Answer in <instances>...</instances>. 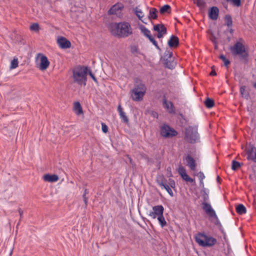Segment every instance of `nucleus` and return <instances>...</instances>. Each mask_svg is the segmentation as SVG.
Wrapping results in <instances>:
<instances>
[{"mask_svg":"<svg viewBox=\"0 0 256 256\" xmlns=\"http://www.w3.org/2000/svg\"><path fill=\"white\" fill-rule=\"evenodd\" d=\"M168 186L172 188H174L176 186L175 182L174 180L170 178L168 180Z\"/></svg>","mask_w":256,"mask_h":256,"instance_id":"obj_45","label":"nucleus"},{"mask_svg":"<svg viewBox=\"0 0 256 256\" xmlns=\"http://www.w3.org/2000/svg\"><path fill=\"white\" fill-rule=\"evenodd\" d=\"M157 218L162 228H164L166 225V222L163 214L157 217Z\"/></svg>","mask_w":256,"mask_h":256,"instance_id":"obj_33","label":"nucleus"},{"mask_svg":"<svg viewBox=\"0 0 256 256\" xmlns=\"http://www.w3.org/2000/svg\"><path fill=\"white\" fill-rule=\"evenodd\" d=\"M88 190L86 189L84 190V193L82 195V198H83V200H84V204H85V207L86 208L87 206V205H88V198L86 196V194H88Z\"/></svg>","mask_w":256,"mask_h":256,"instance_id":"obj_40","label":"nucleus"},{"mask_svg":"<svg viewBox=\"0 0 256 256\" xmlns=\"http://www.w3.org/2000/svg\"><path fill=\"white\" fill-rule=\"evenodd\" d=\"M246 90V88L245 86H242L240 88V92L242 95L244 94V92Z\"/></svg>","mask_w":256,"mask_h":256,"instance_id":"obj_49","label":"nucleus"},{"mask_svg":"<svg viewBox=\"0 0 256 256\" xmlns=\"http://www.w3.org/2000/svg\"><path fill=\"white\" fill-rule=\"evenodd\" d=\"M226 2H230L233 6L239 7L241 5V0H225Z\"/></svg>","mask_w":256,"mask_h":256,"instance_id":"obj_34","label":"nucleus"},{"mask_svg":"<svg viewBox=\"0 0 256 256\" xmlns=\"http://www.w3.org/2000/svg\"><path fill=\"white\" fill-rule=\"evenodd\" d=\"M152 116L155 117V118H158V114L155 112H152Z\"/></svg>","mask_w":256,"mask_h":256,"instance_id":"obj_52","label":"nucleus"},{"mask_svg":"<svg viewBox=\"0 0 256 256\" xmlns=\"http://www.w3.org/2000/svg\"><path fill=\"white\" fill-rule=\"evenodd\" d=\"M132 98L133 100L136 102L141 101L146 93L142 92L137 91L136 90H132Z\"/></svg>","mask_w":256,"mask_h":256,"instance_id":"obj_15","label":"nucleus"},{"mask_svg":"<svg viewBox=\"0 0 256 256\" xmlns=\"http://www.w3.org/2000/svg\"><path fill=\"white\" fill-rule=\"evenodd\" d=\"M222 4H223L225 8H226V4H225L224 2H222Z\"/></svg>","mask_w":256,"mask_h":256,"instance_id":"obj_58","label":"nucleus"},{"mask_svg":"<svg viewBox=\"0 0 256 256\" xmlns=\"http://www.w3.org/2000/svg\"><path fill=\"white\" fill-rule=\"evenodd\" d=\"M102 131L104 133L107 132L108 131V126L105 124H104L103 122L102 123Z\"/></svg>","mask_w":256,"mask_h":256,"instance_id":"obj_46","label":"nucleus"},{"mask_svg":"<svg viewBox=\"0 0 256 256\" xmlns=\"http://www.w3.org/2000/svg\"><path fill=\"white\" fill-rule=\"evenodd\" d=\"M149 40L152 43V44L158 49H159V46H158V44L156 40H154V38L152 37V36H150L149 38H148Z\"/></svg>","mask_w":256,"mask_h":256,"instance_id":"obj_42","label":"nucleus"},{"mask_svg":"<svg viewBox=\"0 0 256 256\" xmlns=\"http://www.w3.org/2000/svg\"><path fill=\"white\" fill-rule=\"evenodd\" d=\"M131 50L132 53L137 52L138 48L136 46H133L132 47Z\"/></svg>","mask_w":256,"mask_h":256,"instance_id":"obj_50","label":"nucleus"},{"mask_svg":"<svg viewBox=\"0 0 256 256\" xmlns=\"http://www.w3.org/2000/svg\"><path fill=\"white\" fill-rule=\"evenodd\" d=\"M247 159L256 162V148L252 144H250L246 148Z\"/></svg>","mask_w":256,"mask_h":256,"instance_id":"obj_8","label":"nucleus"},{"mask_svg":"<svg viewBox=\"0 0 256 256\" xmlns=\"http://www.w3.org/2000/svg\"><path fill=\"white\" fill-rule=\"evenodd\" d=\"M165 60V66L166 68L170 69H172L174 68V64L172 60H168V58H166Z\"/></svg>","mask_w":256,"mask_h":256,"instance_id":"obj_29","label":"nucleus"},{"mask_svg":"<svg viewBox=\"0 0 256 256\" xmlns=\"http://www.w3.org/2000/svg\"><path fill=\"white\" fill-rule=\"evenodd\" d=\"M197 176L198 177L200 181H202V180H203L205 178V176L204 173L202 172H198Z\"/></svg>","mask_w":256,"mask_h":256,"instance_id":"obj_47","label":"nucleus"},{"mask_svg":"<svg viewBox=\"0 0 256 256\" xmlns=\"http://www.w3.org/2000/svg\"><path fill=\"white\" fill-rule=\"evenodd\" d=\"M182 179L187 182L190 183L193 182L194 181V179L190 178L186 174L182 177Z\"/></svg>","mask_w":256,"mask_h":256,"instance_id":"obj_41","label":"nucleus"},{"mask_svg":"<svg viewBox=\"0 0 256 256\" xmlns=\"http://www.w3.org/2000/svg\"><path fill=\"white\" fill-rule=\"evenodd\" d=\"M178 174L182 176V178L186 174V171L185 168L182 166H180L178 170Z\"/></svg>","mask_w":256,"mask_h":256,"instance_id":"obj_35","label":"nucleus"},{"mask_svg":"<svg viewBox=\"0 0 256 256\" xmlns=\"http://www.w3.org/2000/svg\"><path fill=\"white\" fill-rule=\"evenodd\" d=\"M154 30L158 32L157 37L162 38L164 34H166V28L164 24H158L154 26Z\"/></svg>","mask_w":256,"mask_h":256,"instance_id":"obj_11","label":"nucleus"},{"mask_svg":"<svg viewBox=\"0 0 256 256\" xmlns=\"http://www.w3.org/2000/svg\"><path fill=\"white\" fill-rule=\"evenodd\" d=\"M118 111L119 113L120 118H121L122 122L124 123H128V118L126 116L125 112H123L122 108L120 104H119L118 107Z\"/></svg>","mask_w":256,"mask_h":256,"instance_id":"obj_22","label":"nucleus"},{"mask_svg":"<svg viewBox=\"0 0 256 256\" xmlns=\"http://www.w3.org/2000/svg\"><path fill=\"white\" fill-rule=\"evenodd\" d=\"M203 202L202 203V208L210 217L214 218L216 220H218V217L216 213L215 210L213 209L209 202V190L206 188H203L201 191Z\"/></svg>","mask_w":256,"mask_h":256,"instance_id":"obj_3","label":"nucleus"},{"mask_svg":"<svg viewBox=\"0 0 256 256\" xmlns=\"http://www.w3.org/2000/svg\"><path fill=\"white\" fill-rule=\"evenodd\" d=\"M38 56H40V70H46L50 65V62L47 57L42 54H38Z\"/></svg>","mask_w":256,"mask_h":256,"instance_id":"obj_12","label":"nucleus"},{"mask_svg":"<svg viewBox=\"0 0 256 256\" xmlns=\"http://www.w3.org/2000/svg\"><path fill=\"white\" fill-rule=\"evenodd\" d=\"M88 74L92 78V80H94V82L98 83V80L95 77V76L92 74V72L90 70L89 71Z\"/></svg>","mask_w":256,"mask_h":256,"instance_id":"obj_48","label":"nucleus"},{"mask_svg":"<svg viewBox=\"0 0 256 256\" xmlns=\"http://www.w3.org/2000/svg\"><path fill=\"white\" fill-rule=\"evenodd\" d=\"M135 14L136 16L144 24H147V22L144 20H142V18L144 17V15L143 14L141 10L139 9L138 8H135Z\"/></svg>","mask_w":256,"mask_h":256,"instance_id":"obj_26","label":"nucleus"},{"mask_svg":"<svg viewBox=\"0 0 256 256\" xmlns=\"http://www.w3.org/2000/svg\"><path fill=\"white\" fill-rule=\"evenodd\" d=\"M110 30L113 35L121 38H126L132 34L130 25L127 22L112 23L110 26Z\"/></svg>","mask_w":256,"mask_h":256,"instance_id":"obj_1","label":"nucleus"},{"mask_svg":"<svg viewBox=\"0 0 256 256\" xmlns=\"http://www.w3.org/2000/svg\"><path fill=\"white\" fill-rule=\"evenodd\" d=\"M196 242L202 246H212L216 243V240L212 236H206L204 234L198 233L196 235Z\"/></svg>","mask_w":256,"mask_h":256,"instance_id":"obj_6","label":"nucleus"},{"mask_svg":"<svg viewBox=\"0 0 256 256\" xmlns=\"http://www.w3.org/2000/svg\"><path fill=\"white\" fill-rule=\"evenodd\" d=\"M200 185L202 187V188H204V182H203V180H202V181H200Z\"/></svg>","mask_w":256,"mask_h":256,"instance_id":"obj_55","label":"nucleus"},{"mask_svg":"<svg viewBox=\"0 0 256 256\" xmlns=\"http://www.w3.org/2000/svg\"><path fill=\"white\" fill-rule=\"evenodd\" d=\"M186 165L190 168V170H194L196 168V164L194 159L190 155H188L186 157Z\"/></svg>","mask_w":256,"mask_h":256,"instance_id":"obj_18","label":"nucleus"},{"mask_svg":"<svg viewBox=\"0 0 256 256\" xmlns=\"http://www.w3.org/2000/svg\"><path fill=\"white\" fill-rule=\"evenodd\" d=\"M236 212L239 214H243L246 212V209L242 204H238L236 206Z\"/></svg>","mask_w":256,"mask_h":256,"instance_id":"obj_24","label":"nucleus"},{"mask_svg":"<svg viewBox=\"0 0 256 256\" xmlns=\"http://www.w3.org/2000/svg\"><path fill=\"white\" fill-rule=\"evenodd\" d=\"M160 12L162 14H164L166 13L170 14L171 12V7L170 5L165 4L160 8Z\"/></svg>","mask_w":256,"mask_h":256,"instance_id":"obj_25","label":"nucleus"},{"mask_svg":"<svg viewBox=\"0 0 256 256\" xmlns=\"http://www.w3.org/2000/svg\"><path fill=\"white\" fill-rule=\"evenodd\" d=\"M160 163H159L158 165V169H160Z\"/></svg>","mask_w":256,"mask_h":256,"instance_id":"obj_56","label":"nucleus"},{"mask_svg":"<svg viewBox=\"0 0 256 256\" xmlns=\"http://www.w3.org/2000/svg\"><path fill=\"white\" fill-rule=\"evenodd\" d=\"M241 166V164L236 160H233L232 162V169L234 170H237Z\"/></svg>","mask_w":256,"mask_h":256,"instance_id":"obj_32","label":"nucleus"},{"mask_svg":"<svg viewBox=\"0 0 256 256\" xmlns=\"http://www.w3.org/2000/svg\"><path fill=\"white\" fill-rule=\"evenodd\" d=\"M219 10L216 6H212L208 10V16L212 20H216L218 16Z\"/></svg>","mask_w":256,"mask_h":256,"instance_id":"obj_17","label":"nucleus"},{"mask_svg":"<svg viewBox=\"0 0 256 256\" xmlns=\"http://www.w3.org/2000/svg\"><path fill=\"white\" fill-rule=\"evenodd\" d=\"M225 20L226 22V24L228 27H231L232 25V16L229 14H226L225 16Z\"/></svg>","mask_w":256,"mask_h":256,"instance_id":"obj_31","label":"nucleus"},{"mask_svg":"<svg viewBox=\"0 0 256 256\" xmlns=\"http://www.w3.org/2000/svg\"><path fill=\"white\" fill-rule=\"evenodd\" d=\"M219 58L224 62L226 66H228L230 64V61L228 60L224 55H220Z\"/></svg>","mask_w":256,"mask_h":256,"instance_id":"obj_36","label":"nucleus"},{"mask_svg":"<svg viewBox=\"0 0 256 256\" xmlns=\"http://www.w3.org/2000/svg\"><path fill=\"white\" fill-rule=\"evenodd\" d=\"M18 212L20 214V218H22V213H23V211L20 208L18 210Z\"/></svg>","mask_w":256,"mask_h":256,"instance_id":"obj_54","label":"nucleus"},{"mask_svg":"<svg viewBox=\"0 0 256 256\" xmlns=\"http://www.w3.org/2000/svg\"><path fill=\"white\" fill-rule=\"evenodd\" d=\"M164 208L162 205H158L152 207V211H150L148 216L153 219L163 214Z\"/></svg>","mask_w":256,"mask_h":256,"instance_id":"obj_9","label":"nucleus"},{"mask_svg":"<svg viewBox=\"0 0 256 256\" xmlns=\"http://www.w3.org/2000/svg\"><path fill=\"white\" fill-rule=\"evenodd\" d=\"M43 179L45 182H55L58 180V177L56 174H46L43 176Z\"/></svg>","mask_w":256,"mask_h":256,"instance_id":"obj_21","label":"nucleus"},{"mask_svg":"<svg viewBox=\"0 0 256 256\" xmlns=\"http://www.w3.org/2000/svg\"><path fill=\"white\" fill-rule=\"evenodd\" d=\"M140 30L144 34V36L146 38H149L151 36L150 31L148 30L147 28H146L144 26L140 25Z\"/></svg>","mask_w":256,"mask_h":256,"instance_id":"obj_28","label":"nucleus"},{"mask_svg":"<svg viewBox=\"0 0 256 256\" xmlns=\"http://www.w3.org/2000/svg\"><path fill=\"white\" fill-rule=\"evenodd\" d=\"M18 59L14 58L12 60L10 63V68L11 69H14L16 68L18 66Z\"/></svg>","mask_w":256,"mask_h":256,"instance_id":"obj_37","label":"nucleus"},{"mask_svg":"<svg viewBox=\"0 0 256 256\" xmlns=\"http://www.w3.org/2000/svg\"><path fill=\"white\" fill-rule=\"evenodd\" d=\"M123 8L124 5L122 3H116L108 10V14H117L118 12L120 10Z\"/></svg>","mask_w":256,"mask_h":256,"instance_id":"obj_16","label":"nucleus"},{"mask_svg":"<svg viewBox=\"0 0 256 256\" xmlns=\"http://www.w3.org/2000/svg\"><path fill=\"white\" fill-rule=\"evenodd\" d=\"M160 134L162 136L170 138L178 134L177 132L167 124H163L160 127Z\"/></svg>","mask_w":256,"mask_h":256,"instance_id":"obj_7","label":"nucleus"},{"mask_svg":"<svg viewBox=\"0 0 256 256\" xmlns=\"http://www.w3.org/2000/svg\"><path fill=\"white\" fill-rule=\"evenodd\" d=\"M166 171L168 172H170V173H171V168L170 167H168L167 168H166ZM172 176V174H170V176Z\"/></svg>","mask_w":256,"mask_h":256,"instance_id":"obj_53","label":"nucleus"},{"mask_svg":"<svg viewBox=\"0 0 256 256\" xmlns=\"http://www.w3.org/2000/svg\"><path fill=\"white\" fill-rule=\"evenodd\" d=\"M254 86L256 88V82L254 84Z\"/></svg>","mask_w":256,"mask_h":256,"instance_id":"obj_59","label":"nucleus"},{"mask_svg":"<svg viewBox=\"0 0 256 256\" xmlns=\"http://www.w3.org/2000/svg\"><path fill=\"white\" fill-rule=\"evenodd\" d=\"M87 67L82 66L74 70L72 76L74 82L79 85L86 86L87 80Z\"/></svg>","mask_w":256,"mask_h":256,"instance_id":"obj_4","label":"nucleus"},{"mask_svg":"<svg viewBox=\"0 0 256 256\" xmlns=\"http://www.w3.org/2000/svg\"><path fill=\"white\" fill-rule=\"evenodd\" d=\"M162 188H164L170 196H173V192L168 185L165 184L164 186H162Z\"/></svg>","mask_w":256,"mask_h":256,"instance_id":"obj_39","label":"nucleus"},{"mask_svg":"<svg viewBox=\"0 0 256 256\" xmlns=\"http://www.w3.org/2000/svg\"><path fill=\"white\" fill-rule=\"evenodd\" d=\"M166 180L163 175H159L157 176L156 182L161 188L164 186V184H166Z\"/></svg>","mask_w":256,"mask_h":256,"instance_id":"obj_27","label":"nucleus"},{"mask_svg":"<svg viewBox=\"0 0 256 256\" xmlns=\"http://www.w3.org/2000/svg\"><path fill=\"white\" fill-rule=\"evenodd\" d=\"M230 50L232 55L238 56L240 60L248 61L249 54L246 49L244 40L242 38H240L233 46H230Z\"/></svg>","mask_w":256,"mask_h":256,"instance_id":"obj_2","label":"nucleus"},{"mask_svg":"<svg viewBox=\"0 0 256 256\" xmlns=\"http://www.w3.org/2000/svg\"><path fill=\"white\" fill-rule=\"evenodd\" d=\"M194 2L196 3V4L198 6H204L205 5V2L203 0H194Z\"/></svg>","mask_w":256,"mask_h":256,"instance_id":"obj_44","label":"nucleus"},{"mask_svg":"<svg viewBox=\"0 0 256 256\" xmlns=\"http://www.w3.org/2000/svg\"><path fill=\"white\" fill-rule=\"evenodd\" d=\"M30 30L35 32H38L40 30L39 24L38 23H34L30 26Z\"/></svg>","mask_w":256,"mask_h":256,"instance_id":"obj_38","label":"nucleus"},{"mask_svg":"<svg viewBox=\"0 0 256 256\" xmlns=\"http://www.w3.org/2000/svg\"><path fill=\"white\" fill-rule=\"evenodd\" d=\"M158 11L156 8H150L148 19L150 21L152 24H153V22L152 20H156L158 18Z\"/></svg>","mask_w":256,"mask_h":256,"instance_id":"obj_20","label":"nucleus"},{"mask_svg":"<svg viewBox=\"0 0 256 256\" xmlns=\"http://www.w3.org/2000/svg\"><path fill=\"white\" fill-rule=\"evenodd\" d=\"M132 90H136L137 91L146 93V88L140 80L136 78L134 82V87Z\"/></svg>","mask_w":256,"mask_h":256,"instance_id":"obj_14","label":"nucleus"},{"mask_svg":"<svg viewBox=\"0 0 256 256\" xmlns=\"http://www.w3.org/2000/svg\"><path fill=\"white\" fill-rule=\"evenodd\" d=\"M230 32L232 34L233 32V30L231 28L230 30Z\"/></svg>","mask_w":256,"mask_h":256,"instance_id":"obj_57","label":"nucleus"},{"mask_svg":"<svg viewBox=\"0 0 256 256\" xmlns=\"http://www.w3.org/2000/svg\"><path fill=\"white\" fill-rule=\"evenodd\" d=\"M172 52H170V51H166L165 53H164V60H166V58H168V60H172Z\"/></svg>","mask_w":256,"mask_h":256,"instance_id":"obj_43","label":"nucleus"},{"mask_svg":"<svg viewBox=\"0 0 256 256\" xmlns=\"http://www.w3.org/2000/svg\"><path fill=\"white\" fill-rule=\"evenodd\" d=\"M57 43L62 48L66 49L71 46L70 42L63 36H60L58 38Z\"/></svg>","mask_w":256,"mask_h":256,"instance_id":"obj_13","label":"nucleus"},{"mask_svg":"<svg viewBox=\"0 0 256 256\" xmlns=\"http://www.w3.org/2000/svg\"><path fill=\"white\" fill-rule=\"evenodd\" d=\"M219 178H220V176H218V177H217V180H219Z\"/></svg>","mask_w":256,"mask_h":256,"instance_id":"obj_60","label":"nucleus"},{"mask_svg":"<svg viewBox=\"0 0 256 256\" xmlns=\"http://www.w3.org/2000/svg\"><path fill=\"white\" fill-rule=\"evenodd\" d=\"M163 107L167 110L168 113L174 114L176 112V109L172 102H168L166 96H164L162 102Z\"/></svg>","mask_w":256,"mask_h":256,"instance_id":"obj_10","label":"nucleus"},{"mask_svg":"<svg viewBox=\"0 0 256 256\" xmlns=\"http://www.w3.org/2000/svg\"><path fill=\"white\" fill-rule=\"evenodd\" d=\"M204 104L206 108H210L214 106V103L212 99L207 98L205 100Z\"/></svg>","mask_w":256,"mask_h":256,"instance_id":"obj_30","label":"nucleus"},{"mask_svg":"<svg viewBox=\"0 0 256 256\" xmlns=\"http://www.w3.org/2000/svg\"><path fill=\"white\" fill-rule=\"evenodd\" d=\"M185 140L190 144L199 142L200 136L198 132V126H188L185 128Z\"/></svg>","mask_w":256,"mask_h":256,"instance_id":"obj_5","label":"nucleus"},{"mask_svg":"<svg viewBox=\"0 0 256 256\" xmlns=\"http://www.w3.org/2000/svg\"><path fill=\"white\" fill-rule=\"evenodd\" d=\"M210 75L212 76H214L216 75V73L214 70H212V72L210 73Z\"/></svg>","mask_w":256,"mask_h":256,"instance_id":"obj_51","label":"nucleus"},{"mask_svg":"<svg viewBox=\"0 0 256 256\" xmlns=\"http://www.w3.org/2000/svg\"><path fill=\"white\" fill-rule=\"evenodd\" d=\"M74 110L77 115H80L83 113L82 109L79 102H76L74 104Z\"/></svg>","mask_w":256,"mask_h":256,"instance_id":"obj_23","label":"nucleus"},{"mask_svg":"<svg viewBox=\"0 0 256 256\" xmlns=\"http://www.w3.org/2000/svg\"><path fill=\"white\" fill-rule=\"evenodd\" d=\"M168 44L170 47H177L179 44V40L177 36L172 35L168 40Z\"/></svg>","mask_w":256,"mask_h":256,"instance_id":"obj_19","label":"nucleus"}]
</instances>
